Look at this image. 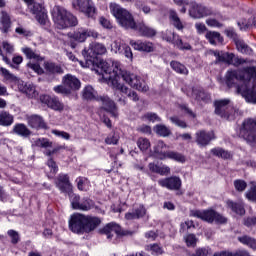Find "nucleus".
<instances>
[{
	"instance_id": "nucleus-1",
	"label": "nucleus",
	"mask_w": 256,
	"mask_h": 256,
	"mask_svg": "<svg viewBox=\"0 0 256 256\" xmlns=\"http://www.w3.org/2000/svg\"><path fill=\"white\" fill-rule=\"evenodd\" d=\"M112 67L113 72L105 81L107 85L113 89L115 95L118 96V101L122 104H126L125 99L122 97H128V99H131V101H134L135 103L139 101V95L137 92L124 85L122 79L137 91H141L142 93H147V91H149V86H147L145 81H143L139 76L121 69V63L118 61L112 62Z\"/></svg>"
},
{
	"instance_id": "nucleus-2",
	"label": "nucleus",
	"mask_w": 256,
	"mask_h": 256,
	"mask_svg": "<svg viewBox=\"0 0 256 256\" xmlns=\"http://www.w3.org/2000/svg\"><path fill=\"white\" fill-rule=\"evenodd\" d=\"M226 85L236 87L237 93L249 103H256V66L228 71Z\"/></svg>"
},
{
	"instance_id": "nucleus-3",
	"label": "nucleus",
	"mask_w": 256,
	"mask_h": 256,
	"mask_svg": "<svg viewBox=\"0 0 256 256\" xmlns=\"http://www.w3.org/2000/svg\"><path fill=\"white\" fill-rule=\"evenodd\" d=\"M105 53H107V47L104 44L93 42L84 54L85 61H79V65L84 69L95 71L97 75H101L102 79L106 81L111 77V73H113V64L97 58L99 55H105Z\"/></svg>"
},
{
	"instance_id": "nucleus-4",
	"label": "nucleus",
	"mask_w": 256,
	"mask_h": 256,
	"mask_svg": "<svg viewBox=\"0 0 256 256\" xmlns=\"http://www.w3.org/2000/svg\"><path fill=\"white\" fill-rule=\"evenodd\" d=\"M110 13L117 19L119 25L124 27V29H134V31H139L143 37H155L157 31L155 29L148 27L145 24L135 23V18L127 9L122 8L117 3H110Z\"/></svg>"
},
{
	"instance_id": "nucleus-5",
	"label": "nucleus",
	"mask_w": 256,
	"mask_h": 256,
	"mask_svg": "<svg viewBox=\"0 0 256 256\" xmlns=\"http://www.w3.org/2000/svg\"><path fill=\"white\" fill-rule=\"evenodd\" d=\"M98 225H101V219L97 216L74 213L69 219V229L77 235L91 233Z\"/></svg>"
},
{
	"instance_id": "nucleus-6",
	"label": "nucleus",
	"mask_w": 256,
	"mask_h": 256,
	"mask_svg": "<svg viewBox=\"0 0 256 256\" xmlns=\"http://www.w3.org/2000/svg\"><path fill=\"white\" fill-rule=\"evenodd\" d=\"M51 17L57 29H69L79 25L77 17L63 6L55 5L51 10Z\"/></svg>"
},
{
	"instance_id": "nucleus-7",
	"label": "nucleus",
	"mask_w": 256,
	"mask_h": 256,
	"mask_svg": "<svg viewBox=\"0 0 256 256\" xmlns=\"http://www.w3.org/2000/svg\"><path fill=\"white\" fill-rule=\"evenodd\" d=\"M191 217H197V219H201L202 221H206V223H215L223 225L224 223H227V218H225L223 215L217 213V211L213 209L208 210H192L190 212Z\"/></svg>"
},
{
	"instance_id": "nucleus-8",
	"label": "nucleus",
	"mask_w": 256,
	"mask_h": 256,
	"mask_svg": "<svg viewBox=\"0 0 256 256\" xmlns=\"http://www.w3.org/2000/svg\"><path fill=\"white\" fill-rule=\"evenodd\" d=\"M72 7L89 19L97 17L98 10L93 0H72Z\"/></svg>"
},
{
	"instance_id": "nucleus-9",
	"label": "nucleus",
	"mask_w": 256,
	"mask_h": 256,
	"mask_svg": "<svg viewBox=\"0 0 256 256\" xmlns=\"http://www.w3.org/2000/svg\"><path fill=\"white\" fill-rule=\"evenodd\" d=\"M87 37H93V39H97L99 37V33L92 29H80L77 32L69 35L68 45L72 49L77 47V43L74 41H78V43H84L87 40Z\"/></svg>"
},
{
	"instance_id": "nucleus-10",
	"label": "nucleus",
	"mask_w": 256,
	"mask_h": 256,
	"mask_svg": "<svg viewBox=\"0 0 256 256\" xmlns=\"http://www.w3.org/2000/svg\"><path fill=\"white\" fill-rule=\"evenodd\" d=\"M27 3L31 13L35 15L36 21L40 25H47V21H49V17L47 16V10L40 3L35 2V0H24Z\"/></svg>"
},
{
	"instance_id": "nucleus-11",
	"label": "nucleus",
	"mask_w": 256,
	"mask_h": 256,
	"mask_svg": "<svg viewBox=\"0 0 256 256\" xmlns=\"http://www.w3.org/2000/svg\"><path fill=\"white\" fill-rule=\"evenodd\" d=\"M22 53L24 55L32 60L36 61L37 63L29 62L28 67L32 69V71H35L38 75H43V68H41V65H39L40 61H43V57L37 52V50H33V48L30 47H23L22 48Z\"/></svg>"
},
{
	"instance_id": "nucleus-12",
	"label": "nucleus",
	"mask_w": 256,
	"mask_h": 256,
	"mask_svg": "<svg viewBox=\"0 0 256 256\" xmlns=\"http://www.w3.org/2000/svg\"><path fill=\"white\" fill-rule=\"evenodd\" d=\"M79 195H72L71 205L73 209L78 211H91L95 207V202L89 198H84L81 202Z\"/></svg>"
},
{
	"instance_id": "nucleus-13",
	"label": "nucleus",
	"mask_w": 256,
	"mask_h": 256,
	"mask_svg": "<svg viewBox=\"0 0 256 256\" xmlns=\"http://www.w3.org/2000/svg\"><path fill=\"white\" fill-rule=\"evenodd\" d=\"M163 39H165V41H168V43H173L181 51H183V50H186V51L191 50V44L183 43V40H181V38H179V35H177L175 32H173L171 30H167L164 33Z\"/></svg>"
},
{
	"instance_id": "nucleus-14",
	"label": "nucleus",
	"mask_w": 256,
	"mask_h": 256,
	"mask_svg": "<svg viewBox=\"0 0 256 256\" xmlns=\"http://www.w3.org/2000/svg\"><path fill=\"white\" fill-rule=\"evenodd\" d=\"M244 139L248 141H256V120L248 118L243 122V129L241 130Z\"/></svg>"
},
{
	"instance_id": "nucleus-15",
	"label": "nucleus",
	"mask_w": 256,
	"mask_h": 256,
	"mask_svg": "<svg viewBox=\"0 0 256 256\" xmlns=\"http://www.w3.org/2000/svg\"><path fill=\"white\" fill-rule=\"evenodd\" d=\"M217 55L219 61H223L224 63H228V65H234V67H239V65H243L244 63H247L246 59L239 58L238 56H235L233 53H215Z\"/></svg>"
},
{
	"instance_id": "nucleus-16",
	"label": "nucleus",
	"mask_w": 256,
	"mask_h": 256,
	"mask_svg": "<svg viewBox=\"0 0 256 256\" xmlns=\"http://www.w3.org/2000/svg\"><path fill=\"white\" fill-rule=\"evenodd\" d=\"M158 184L160 187H165L166 189H169L170 191H179L181 189V178L172 176L169 178L160 179L158 181Z\"/></svg>"
},
{
	"instance_id": "nucleus-17",
	"label": "nucleus",
	"mask_w": 256,
	"mask_h": 256,
	"mask_svg": "<svg viewBox=\"0 0 256 256\" xmlns=\"http://www.w3.org/2000/svg\"><path fill=\"white\" fill-rule=\"evenodd\" d=\"M40 101L47 105L50 109H53L54 111H63L65 109V106L61 101H59V98L57 97H51L49 95H41Z\"/></svg>"
},
{
	"instance_id": "nucleus-18",
	"label": "nucleus",
	"mask_w": 256,
	"mask_h": 256,
	"mask_svg": "<svg viewBox=\"0 0 256 256\" xmlns=\"http://www.w3.org/2000/svg\"><path fill=\"white\" fill-rule=\"evenodd\" d=\"M98 101L102 103L103 109L108 111V113L112 114V117H119V112H117V105L115 102L109 98V96H100L98 97Z\"/></svg>"
},
{
	"instance_id": "nucleus-19",
	"label": "nucleus",
	"mask_w": 256,
	"mask_h": 256,
	"mask_svg": "<svg viewBox=\"0 0 256 256\" xmlns=\"http://www.w3.org/2000/svg\"><path fill=\"white\" fill-rule=\"evenodd\" d=\"M190 16L194 19H201V17H207L213 14V11L207 7L199 4H193L190 9Z\"/></svg>"
},
{
	"instance_id": "nucleus-20",
	"label": "nucleus",
	"mask_w": 256,
	"mask_h": 256,
	"mask_svg": "<svg viewBox=\"0 0 256 256\" xmlns=\"http://www.w3.org/2000/svg\"><path fill=\"white\" fill-rule=\"evenodd\" d=\"M62 83L70 93L71 91H79V89H81V81L71 74L65 75L62 79Z\"/></svg>"
},
{
	"instance_id": "nucleus-21",
	"label": "nucleus",
	"mask_w": 256,
	"mask_h": 256,
	"mask_svg": "<svg viewBox=\"0 0 256 256\" xmlns=\"http://www.w3.org/2000/svg\"><path fill=\"white\" fill-rule=\"evenodd\" d=\"M215 139L214 132H206L205 130H200L196 133V143L200 145V147H207L211 141Z\"/></svg>"
},
{
	"instance_id": "nucleus-22",
	"label": "nucleus",
	"mask_w": 256,
	"mask_h": 256,
	"mask_svg": "<svg viewBox=\"0 0 256 256\" xmlns=\"http://www.w3.org/2000/svg\"><path fill=\"white\" fill-rule=\"evenodd\" d=\"M130 45L136 51H143L144 53H153V51H155V45H153V43L149 41L131 40Z\"/></svg>"
},
{
	"instance_id": "nucleus-23",
	"label": "nucleus",
	"mask_w": 256,
	"mask_h": 256,
	"mask_svg": "<svg viewBox=\"0 0 256 256\" xmlns=\"http://www.w3.org/2000/svg\"><path fill=\"white\" fill-rule=\"evenodd\" d=\"M229 103H231V100L229 99L217 100L214 103L216 115H220L221 117H229V112H227L229 109Z\"/></svg>"
},
{
	"instance_id": "nucleus-24",
	"label": "nucleus",
	"mask_w": 256,
	"mask_h": 256,
	"mask_svg": "<svg viewBox=\"0 0 256 256\" xmlns=\"http://www.w3.org/2000/svg\"><path fill=\"white\" fill-rule=\"evenodd\" d=\"M18 89L19 91H21V93H24L29 99H35L39 95V92H37L32 84H27L22 80L20 84H18Z\"/></svg>"
},
{
	"instance_id": "nucleus-25",
	"label": "nucleus",
	"mask_w": 256,
	"mask_h": 256,
	"mask_svg": "<svg viewBox=\"0 0 256 256\" xmlns=\"http://www.w3.org/2000/svg\"><path fill=\"white\" fill-rule=\"evenodd\" d=\"M167 148V144L159 140L154 146V151L152 153L153 157H156V159H160V161H165V159H167V151L165 152V149Z\"/></svg>"
},
{
	"instance_id": "nucleus-26",
	"label": "nucleus",
	"mask_w": 256,
	"mask_h": 256,
	"mask_svg": "<svg viewBox=\"0 0 256 256\" xmlns=\"http://www.w3.org/2000/svg\"><path fill=\"white\" fill-rule=\"evenodd\" d=\"M56 185L60 189V191L69 192L73 189V185L69 181V175L67 174H59L56 180Z\"/></svg>"
},
{
	"instance_id": "nucleus-27",
	"label": "nucleus",
	"mask_w": 256,
	"mask_h": 256,
	"mask_svg": "<svg viewBox=\"0 0 256 256\" xmlns=\"http://www.w3.org/2000/svg\"><path fill=\"white\" fill-rule=\"evenodd\" d=\"M103 233L107 235V239H113V235H125L121 226L115 223H109L103 228Z\"/></svg>"
},
{
	"instance_id": "nucleus-28",
	"label": "nucleus",
	"mask_w": 256,
	"mask_h": 256,
	"mask_svg": "<svg viewBox=\"0 0 256 256\" xmlns=\"http://www.w3.org/2000/svg\"><path fill=\"white\" fill-rule=\"evenodd\" d=\"M12 133L14 135H18L19 137H23L24 139H27L28 137H31L33 132H31V129H29L27 125L23 123H16L13 126Z\"/></svg>"
},
{
	"instance_id": "nucleus-29",
	"label": "nucleus",
	"mask_w": 256,
	"mask_h": 256,
	"mask_svg": "<svg viewBox=\"0 0 256 256\" xmlns=\"http://www.w3.org/2000/svg\"><path fill=\"white\" fill-rule=\"evenodd\" d=\"M27 123L32 129H45L47 124L43 121V118L39 115L27 116Z\"/></svg>"
},
{
	"instance_id": "nucleus-30",
	"label": "nucleus",
	"mask_w": 256,
	"mask_h": 256,
	"mask_svg": "<svg viewBox=\"0 0 256 256\" xmlns=\"http://www.w3.org/2000/svg\"><path fill=\"white\" fill-rule=\"evenodd\" d=\"M15 117L8 111H0V126L1 127H11L14 123Z\"/></svg>"
},
{
	"instance_id": "nucleus-31",
	"label": "nucleus",
	"mask_w": 256,
	"mask_h": 256,
	"mask_svg": "<svg viewBox=\"0 0 256 256\" xmlns=\"http://www.w3.org/2000/svg\"><path fill=\"white\" fill-rule=\"evenodd\" d=\"M144 215H147V209H145V206H139L133 212L126 213L125 218L131 221L133 219H141Z\"/></svg>"
},
{
	"instance_id": "nucleus-32",
	"label": "nucleus",
	"mask_w": 256,
	"mask_h": 256,
	"mask_svg": "<svg viewBox=\"0 0 256 256\" xmlns=\"http://www.w3.org/2000/svg\"><path fill=\"white\" fill-rule=\"evenodd\" d=\"M0 23L3 33H8L9 29H11V16L5 10L0 12Z\"/></svg>"
},
{
	"instance_id": "nucleus-33",
	"label": "nucleus",
	"mask_w": 256,
	"mask_h": 256,
	"mask_svg": "<svg viewBox=\"0 0 256 256\" xmlns=\"http://www.w3.org/2000/svg\"><path fill=\"white\" fill-rule=\"evenodd\" d=\"M169 19L172 23V25L178 29V31H183L185 29V24H183V21H181V18H179V15L175 10L169 11Z\"/></svg>"
},
{
	"instance_id": "nucleus-34",
	"label": "nucleus",
	"mask_w": 256,
	"mask_h": 256,
	"mask_svg": "<svg viewBox=\"0 0 256 256\" xmlns=\"http://www.w3.org/2000/svg\"><path fill=\"white\" fill-rule=\"evenodd\" d=\"M0 75L3 76L4 81H8L9 83H15V85H19L21 83V79L11 73L7 68H0Z\"/></svg>"
},
{
	"instance_id": "nucleus-35",
	"label": "nucleus",
	"mask_w": 256,
	"mask_h": 256,
	"mask_svg": "<svg viewBox=\"0 0 256 256\" xmlns=\"http://www.w3.org/2000/svg\"><path fill=\"white\" fill-rule=\"evenodd\" d=\"M206 39L211 45H217V43H223V36L221 33L215 31H207L205 35Z\"/></svg>"
},
{
	"instance_id": "nucleus-36",
	"label": "nucleus",
	"mask_w": 256,
	"mask_h": 256,
	"mask_svg": "<svg viewBox=\"0 0 256 256\" xmlns=\"http://www.w3.org/2000/svg\"><path fill=\"white\" fill-rule=\"evenodd\" d=\"M227 207L228 209H231L236 215H245V208L243 207V204L241 203H235L231 200L227 201Z\"/></svg>"
},
{
	"instance_id": "nucleus-37",
	"label": "nucleus",
	"mask_w": 256,
	"mask_h": 256,
	"mask_svg": "<svg viewBox=\"0 0 256 256\" xmlns=\"http://www.w3.org/2000/svg\"><path fill=\"white\" fill-rule=\"evenodd\" d=\"M166 159H171L172 161H176L177 163H185V161H187L185 155L176 151H167Z\"/></svg>"
},
{
	"instance_id": "nucleus-38",
	"label": "nucleus",
	"mask_w": 256,
	"mask_h": 256,
	"mask_svg": "<svg viewBox=\"0 0 256 256\" xmlns=\"http://www.w3.org/2000/svg\"><path fill=\"white\" fill-rule=\"evenodd\" d=\"M76 183L79 191H89L91 189V182L86 177H78Z\"/></svg>"
},
{
	"instance_id": "nucleus-39",
	"label": "nucleus",
	"mask_w": 256,
	"mask_h": 256,
	"mask_svg": "<svg viewBox=\"0 0 256 256\" xmlns=\"http://www.w3.org/2000/svg\"><path fill=\"white\" fill-rule=\"evenodd\" d=\"M170 66L176 73H179L180 75H189V70L187 67L180 62L172 61Z\"/></svg>"
},
{
	"instance_id": "nucleus-40",
	"label": "nucleus",
	"mask_w": 256,
	"mask_h": 256,
	"mask_svg": "<svg viewBox=\"0 0 256 256\" xmlns=\"http://www.w3.org/2000/svg\"><path fill=\"white\" fill-rule=\"evenodd\" d=\"M44 69L48 72V73H58V74H63V68H61V66L53 63V62H46L44 64Z\"/></svg>"
},
{
	"instance_id": "nucleus-41",
	"label": "nucleus",
	"mask_w": 256,
	"mask_h": 256,
	"mask_svg": "<svg viewBox=\"0 0 256 256\" xmlns=\"http://www.w3.org/2000/svg\"><path fill=\"white\" fill-rule=\"evenodd\" d=\"M35 147H40L41 149H51L53 147V142L49 138H37L34 141Z\"/></svg>"
},
{
	"instance_id": "nucleus-42",
	"label": "nucleus",
	"mask_w": 256,
	"mask_h": 256,
	"mask_svg": "<svg viewBox=\"0 0 256 256\" xmlns=\"http://www.w3.org/2000/svg\"><path fill=\"white\" fill-rule=\"evenodd\" d=\"M235 43L237 50L240 53H243L244 55H251V53H253V50L247 44H245L243 40H236Z\"/></svg>"
},
{
	"instance_id": "nucleus-43",
	"label": "nucleus",
	"mask_w": 256,
	"mask_h": 256,
	"mask_svg": "<svg viewBox=\"0 0 256 256\" xmlns=\"http://www.w3.org/2000/svg\"><path fill=\"white\" fill-rule=\"evenodd\" d=\"M154 131L157 135H160V137H169V135H171V129L163 124L156 125Z\"/></svg>"
},
{
	"instance_id": "nucleus-44",
	"label": "nucleus",
	"mask_w": 256,
	"mask_h": 256,
	"mask_svg": "<svg viewBox=\"0 0 256 256\" xmlns=\"http://www.w3.org/2000/svg\"><path fill=\"white\" fill-rule=\"evenodd\" d=\"M238 241L243 245H247L250 249H256V240L250 236H241L238 238Z\"/></svg>"
},
{
	"instance_id": "nucleus-45",
	"label": "nucleus",
	"mask_w": 256,
	"mask_h": 256,
	"mask_svg": "<svg viewBox=\"0 0 256 256\" xmlns=\"http://www.w3.org/2000/svg\"><path fill=\"white\" fill-rule=\"evenodd\" d=\"M211 153L215 155V157H221V159H229L231 157V153L223 148H214L211 150Z\"/></svg>"
},
{
	"instance_id": "nucleus-46",
	"label": "nucleus",
	"mask_w": 256,
	"mask_h": 256,
	"mask_svg": "<svg viewBox=\"0 0 256 256\" xmlns=\"http://www.w3.org/2000/svg\"><path fill=\"white\" fill-rule=\"evenodd\" d=\"M147 251H150L152 255H163V248L159 244H149L145 247Z\"/></svg>"
},
{
	"instance_id": "nucleus-47",
	"label": "nucleus",
	"mask_w": 256,
	"mask_h": 256,
	"mask_svg": "<svg viewBox=\"0 0 256 256\" xmlns=\"http://www.w3.org/2000/svg\"><path fill=\"white\" fill-rule=\"evenodd\" d=\"M137 145L140 151H147V149L151 148V142L149 141V139L143 137L137 140Z\"/></svg>"
},
{
	"instance_id": "nucleus-48",
	"label": "nucleus",
	"mask_w": 256,
	"mask_h": 256,
	"mask_svg": "<svg viewBox=\"0 0 256 256\" xmlns=\"http://www.w3.org/2000/svg\"><path fill=\"white\" fill-rule=\"evenodd\" d=\"M15 33H17L18 35H22V37H32L33 36V32H31V30H29L23 26H18L15 29Z\"/></svg>"
},
{
	"instance_id": "nucleus-49",
	"label": "nucleus",
	"mask_w": 256,
	"mask_h": 256,
	"mask_svg": "<svg viewBox=\"0 0 256 256\" xmlns=\"http://www.w3.org/2000/svg\"><path fill=\"white\" fill-rule=\"evenodd\" d=\"M84 99H95V89L91 86H86L83 91Z\"/></svg>"
},
{
	"instance_id": "nucleus-50",
	"label": "nucleus",
	"mask_w": 256,
	"mask_h": 256,
	"mask_svg": "<svg viewBox=\"0 0 256 256\" xmlns=\"http://www.w3.org/2000/svg\"><path fill=\"white\" fill-rule=\"evenodd\" d=\"M126 44H123V41L120 39L116 40L112 44V51L115 53H121L123 51V47H125Z\"/></svg>"
},
{
	"instance_id": "nucleus-51",
	"label": "nucleus",
	"mask_w": 256,
	"mask_h": 256,
	"mask_svg": "<svg viewBox=\"0 0 256 256\" xmlns=\"http://www.w3.org/2000/svg\"><path fill=\"white\" fill-rule=\"evenodd\" d=\"M185 241L188 247H195V245H197V237H195L194 234L187 235Z\"/></svg>"
},
{
	"instance_id": "nucleus-52",
	"label": "nucleus",
	"mask_w": 256,
	"mask_h": 256,
	"mask_svg": "<svg viewBox=\"0 0 256 256\" xmlns=\"http://www.w3.org/2000/svg\"><path fill=\"white\" fill-rule=\"evenodd\" d=\"M170 121L174 123V125H177V127H181L182 129H186L187 123L177 116L170 117Z\"/></svg>"
},
{
	"instance_id": "nucleus-53",
	"label": "nucleus",
	"mask_w": 256,
	"mask_h": 256,
	"mask_svg": "<svg viewBox=\"0 0 256 256\" xmlns=\"http://www.w3.org/2000/svg\"><path fill=\"white\" fill-rule=\"evenodd\" d=\"M144 119H147V121H151L152 123H155V122H160L161 121V118L153 113V112H148L144 115Z\"/></svg>"
},
{
	"instance_id": "nucleus-54",
	"label": "nucleus",
	"mask_w": 256,
	"mask_h": 256,
	"mask_svg": "<svg viewBox=\"0 0 256 256\" xmlns=\"http://www.w3.org/2000/svg\"><path fill=\"white\" fill-rule=\"evenodd\" d=\"M52 134L56 135V137H61L62 139H65L66 141H69V139H71V134L67 133L65 131L52 130Z\"/></svg>"
},
{
	"instance_id": "nucleus-55",
	"label": "nucleus",
	"mask_w": 256,
	"mask_h": 256,
	"mask_svg": "<svg viewBox=\"0 0 256 256\" xmlns=\"http://www.w3.org/2000/svg\"><path fill=\"white\" fill-rule=\"evenodd\" d=\"M8 235L11 239V243H13L14 245H17V243H19V233L15 230H9L8 231Z\"/></svg>"
},
{
	"instance_id": "nucleus-56",
	"label": "nucleus",
	"mask_w": 256,
	"mask_h": 256,
	"mask_svg": "<svg viewBox=\"0 0 256 256\" xmlns=\"http://www.w3.org/2000/svg\"><path fill=\"white\" fill-rule=\"evenodd\" d=\"M234 187L237 191H245L247 189V182L243 180L234 181Z\"/></svg>"
},
{
	"instance_id": "nucleus-57",
	"label": "nucleus",
	"mask_w": 256,
	"mask_h": 256,
	"mask_svg": "<svg viewBox=\"0 0 256 256\" xmlns=\"http://www.w3.org/2000/svg\"><path fill=\"white\" fill-rule=\"evenodd\" d=\"M53 90L55 91V93H58L61 95H68V93H71L69 92V89L66 86H64V84L55 86Z\"/></svg>"
},
{
	"instance_id": "nucleus-58",
	"label": "nucleus",
	"mask_w": 256,
	"mask_h": 256,
	"mask_svg": "<svg viewBox=\"0 0 256 256\" xmlns=\"http://www.w3.org/2000/svg\"><path fill=\"white\" fill-rule=\"evenodd\" d=\"M238 27L241 29V31H245V29L253 27V22H251V20H241L238 22Z\"/></svg>"
},
{
	"instance_id": "nucleus-59",
	"label": "nucleus",
	"mask_w": 256,
	"mask_h": 256,
	"mask_svg": "<svg viewBox=\"0 0 256 256\" xmlns=\"http://www.w3.org/2000/svg\"><path fill=\"white\" fill-rule=\"evenodd\" d=\"M99 23L104 27V29H113V24H111V21L103 16L99 18Z\"/></svg>"
},
{
	"instance_id": "nucleus-60",
	"label": "nucleus",
	"mask_w": 256,
	"mask_h": 256,
	"mask_svg": "<svg viewBox=\"0 0 256 256\" xmlns=\"http://www.w3.org/2000/svg\"><path fill=\"white\" fill-rule=\"evenodd\" d=\"M105 143H106L107 145H117V143H119V136H116L115 134L109 135V136L105 139Z\"/></svg>"
},
{
	"instance_id": "nucleus-61",
	"label": "nucleus",
	"mask_w": 256,
	"mask_h": 256,
	"mask_svg": "<svg viewBox=\"0 0 256 256\" xmlns=\"http://www.w3.org/2000/svg\"><path fill=\"white\" fill-rule=\"evenodd\" d=\"M206 24L208 27H216L217 29H221L223 27V23L219 22L216 19H207Z\"/></svg>"
},
{
	"instance_id": "nucleus-62",
	"label": "nucleus",
	"mask_w": 256,
	"mask_h": 256,
	"mask_svg": "<svg viewBox=\"0 0 256 256\" xmlns=\"http://www.w3.org/2000/svg\"><path fill=\"white\" fill-rule=\"evenodd\" d=\"M191 97H193L194 99H197L198 101H200V99L202 101H205V93L199 92L198 90H195V89L192 90Z\"/></svg>"
},
{
	"instance_id": "nucleus-63",
	"label": "nucleus",
	"mask_w": 256,
	"mask_h": 256,
	"mask_svg": "<svg viewBox=\"0 0 256 256\" xmlns=\"http://www.w3.org/2000/svg\"><path fill=\"white\" fill-rule=\"evenodd\" d=\"M122 50L124 51L125 57L133 61V51H131V47L124 45Z\"/></svg>"
},
{
	"instance_id": "nucleus-64",
	"label": "nucleus",
	"mask_w": 256,
	"mask_h": 256,
	"mask_svg": "<svg viewBox=\"0 0 256 256\" xmlns=\"http://www.w3.org/2000/svg\"><path fill=\"white\" fill-rule=\"evenodd\" d=\"M169 173H171V168H169V166L167 165H162L159 166L158 168V175H169Z\"/></svg>"
}]
</instances>
